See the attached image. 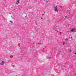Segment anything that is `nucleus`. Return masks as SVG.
I'll list each match as a JSON object with an SVG mask.
<instances>
[{
	"label": "nucleus",
	"mask_w": 76,
	"mask_h": 76,
	"mask_svg": "<svg viewBox=\"0 0 76 76\" xmlns=\"http://www.w3.org/2000/svg\"><path fill=\"white\" fill-rule=\"evenodd\" d=\"M54 10L55 12H58V10H57V6L54 7Z\"/></svg>",
	"instance_id": "obj_1"
},
{
	"label": "nucleus",
	"mask_w": 76,
	"mask_h": 76,
	"mask_svg": "<svg viewBox=\"0 0 76 76\" xmlns=\"http://www.w3.org/2000/svg\"><path fill=\"white\" fill-rule=\"evenodd\" d=\"M4 62L3 61H2V62L0 63L1 65H4Z\"/></svg>",
	"instance_id": "obj_2"
},
{
	"label": "nucleus",
	"mask_w": 76,
	"mask_h": 76,
	"mask_svg": "<svg viewBox=\"0 0 76 76\" xmlns=\"http://www.w3.org/2000/svg\"><path fill=\"white\" fill-rule=\"evenodd\" d=\"M74 31H75V28H72L71 29V32H73Z\"/></svg>",
	"instance_id": "obj_3"
},
{
	"label": "nucleus",
	"mask_w": 76,
	"mask_h": 76,
	"mask_svg": "<svg viewBox=\"0 0 76 76\" xmlns=\"http://www.w3.org/2000/svg\"><path fill=\"white\" fill-rule=\"evenodd\" d=\"M47 59H51V57L50 56H48L46 57Z\"/></svg>",
	"instance_id": "obj_4"
},
{
	"label": "nucleus",
	"mask_w": 76,
	"mask_h": 76,
	"mask_svg": "<svg viewBox=\"0 0 76 76\" xmlns=\"http://www.w3.org/2000/svg\"><path fill=\"white\" fill-rule=\"evenodd\" d=\"M10 22H11V23H13V21H10Z\"/></svg>",
	"instance_id": "obj_5"
},
{
	"label": "nucleus",
	"mask_w": 76,
	"mask_h": 76,
	"mask_svg": "<svg viewBox=\"0 0 76 76\" xmlns=\"http://www.w3.org/2000/svg\"><path fill=\"white\" fill-rule=\"evenodd\" d=\"M73 39V38H72V37H71V39Z\"/></svg>",
	"instance_id": "obj_6"
},
{
	"label": "nucleus",
	"mask_w": 76,
	"mask_h": 76,
	"mask_svg": "<svg viewBox=\"0 0 76 76\" xmlns=\"http://www.w3.org/2000/svg\"><path fill=\"white\" fill-rule=\"evenodd\" d=\"M17 3H19V1H17Z\"/></svg>",
	"instance_id": "obj_7"
},
{
	"label": "nucleus",
	"mask_w": 76,
	"mask_h": 76,
	"mask_svg": "<svg viewBox=\"0 0 76 76\" xmlns=\"http://www.w3.org/2000/svg\"><path fill=\"white\" fill-rule=\"evenodd\" d=\"M65 40H68V39H66Z\"/></svg>",
	"instance_id": "obj_8"
},
{
	"label": "nucleus",
	"mask_w": 76,
	"mask_h": 76,
	"mask_svg": "<svg viewBox=\"0 0 76 76\" xmlns=\"http://www.w3.org/2000/svg\"><path fill=\"white\" fill-rule=\"evenodd\" d=\"M64 44H65V43H63V45H64Z\"/></svg>",
	"instance_id": "obj_9"
},
{
	"label": "nucleus",
	"mask_w": 76,
	"mask_h": 76,
	"mask_svg": "<svg viewBox=\"0 0 76 76\" xmlns=\"http://www.w3.org/2000/svg\"><path fill=\"white\" fill-rule=\"evenodd\" d=\"M46 2H48V0H46Z\"/></svg>",
	"instance_id": "obj_10"
},
{
	"label": "nucleus",
	"mask_w": 76,
	"mask_h": 76,
	"mask_svg": "<svg viewBox=\"0 0 76 76\" xmlns=\"http://www.w3.org/2000/svg\"><path fill=\"white\" fill-rule=\"evenodd\" d=\"M65 18H67V16H65Z\"/></svg>",
	"instance_id": "obj_11"
},
{
	"label": "nucleus",
	"mask_w": 76,
	"mask_h": 76,
	"mask_svg": "<svg viewBox=\"0 0 76 76\" xmlns=\"http://www.w3.org/2000/svg\"><path fill=\"white\" fill-rule=\"evenodd\" d=\"M74 54H76V53H75Z\"/></svg>",
	"instance_id": "obj_12"
},
{
	"label": "nucleus",
	"mask_w": 76,
	"mask_h": 76,
	"mask_svg": "<svg viewBox=\"0 0 76 76\" xmlns=\"http://www.w3.org/2000/svg\"><path fill=\"white\" fill-rule=\"evenodd\" d=\"M60 7H61H61H62V6H61Z\"/></svg>",
	"instance_id": "obj_13"
},
{
	"label": "nucleus",
	"mask_w": 76,
	"mask_h": 76,
	"mask_svg": "<svg viewBox=\"0 0 76 76\" xmlns=\"http://www.w3.org/2000/svg\"><path fill=\"white\" fill-rule=\"evenodd\" d=\"M41 19H43L42 18H41Z\"/></svg>",
	"instance_id": "obj_14"
},
{
	"label": "nucleus",
	"mask_w": 76,
	"mask_h": 76,
	"mask_svg": "<svg viewBox=\"0 0 76 76\" xmlns=\"http://www.w3.org/2000/svg\"><path fill=\"white\" fill-rule=\"evenodd\" d=\"M69 51L70 52V51H71V50H69Z\"/></svg>",
	"instance_id": "obj_15"
},
{
	"label": "nucleus",
	"mask_w": 76,
	"mask_h": 76,
	"mask_svg": "<svg viewBox=\"0 0 76 76\" xmlns=\"http://www.w3.org/2000/svg\"><path fill=\"white\" fill-rule=\"evenodd\" d=\"M17 4H18L17 3Z\"/></svg>",
	"instance_id": "obj_16"
},
{
	"label": "nucleus",
	"mask_w": 76,
	"mask_h": 76,
	"mask_svg": "<svg viewBox=\"0 0 76 76\" xmlns=\"http://www.w3.org/2000/svg\"><path fill=\"white\" fill-rule=\"evenodd\" d=\"M26 16H25V18H26Z\"/></svg>",
	"instance_id": "obj_17"
},
{
	"label": "nucleus",
	"mask_w": 76,
	"mask_h": 76,
	"mask_svg": "<svg viewBox=\"0 0 76 76\" xmlns=\"http://www.w3.org/2000/svg\"><path fill=\"white\" fill-rule=\"evenodd\" d=\"M25 14H26V12H25Z\"/></svg>",
	"instance_id": "obj_18"
},
{
	"label": "nucleus",
	"mask_w": 76,
	"mask_h": 76,
	"mask_svg": "<svg viewBox=\"0 0 76 76\" xmlns=\"http://www.w3.org/2000/svg\"><path fill=\"white\" fill-rule=\"evenodd\" d=\"M58 31L57 30V32H58Z\"/></svg>",
	"instance_id": "obj_19"
},
{
	"label": "nucleus",
	"mask_w": 76,
	"mask_h": 76,
	"mask_svg": "<svg viewBox=\"0 0 76 76\" xmlns=\"http://www.w3.org/2000/svg\"><path fill=\"white\" fill-rule=\"evenodd\" d=\"M11 17H12V16H11Z\"/></svg>",
	"instance_id": "obj_20"
},
{
	"label": "nucleus",
	"mask_w": 76,
	"mask_h": 76,
	"mask_svg": "<svg viewBox=\"0 0 76 76\" xmlns=\"http://www.w3.org/2000/svg\"><path fill=\"white\" fill-rule=\"evenodd\" d=\"M36 18H37V17H36Z\"/></svg>",
	"instance_id": "obj_21"
}]
</instances>
